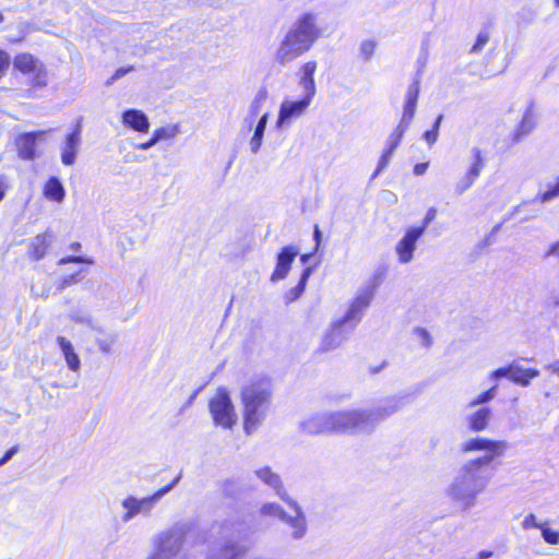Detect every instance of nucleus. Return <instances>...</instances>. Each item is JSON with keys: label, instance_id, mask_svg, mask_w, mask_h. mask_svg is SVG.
Wrapping results in <instances>:
<instances>
[{"label": "nucleus", "instance_id": "338daca9", "mask_svg": "<svg viewBox=\"0 0 559 559\" xmlns=\"http://www.w3.org/2000/svg\"><path fill=\"white\" fill-rule=\"evenodd\" d=\"M78 321L80 322H87L90 324V320L87 318H84V319H78Z\"/></svg>", "mask_w": 559, "mask_h": 559}, {"label": "nucleus", "instance_id": "dca6fc26", "mask_svg": "<svg viewBox=\"0 0 559 559\" xmlns=\"http://www.w3.org/2000/svg\"><path fill=\"white\" fill-rule=\"evenodd\" d=\"M81 126H76L75 130L70 133L61 148V162L66 166H71L75 163L79 146L81 144Z\"/></svg>", "mask_w": 559, "mask_h": 559}, {"label": "nucleus", "instance_id": "1a4fd4ad", "mask_svg": "<svg viewBox=\"0 0 559 559\" xmlns=\"http://www.w3.org/2000/svg\"><path fill=\"white\" fill-rule=\"evenodd\" d=\"M165 492L166 491H155L145 496L138 493L128 495L121 501L122 508L124 509L122 515L123 521L127 522L135 515L148 513Z\"/></svg>", "mask_w": 559, "mask_h": 559}, {"label": "nucleus", "instance_id": "774afa93", "mask_svg": "<svg viewBox=\"0 0 559 559\" xmlns=\"http://www.w3.org/2000/svg\"><path fill=\"white\" fill-rule=\"evenodd\" d=\"M554 2H555V5H556L557 8H559V0H554Z\"/></svg>", "mask_w": 559, "mask_h": 559}, {"label": "nucleus", "instance_id": "cd10ccee", "mask_svg": "<svg viewBox=\"0 0 559 559\" xmlns=\"http://www.w3.org/2000/svg\"><path fill=\"white\" fill-rule=\"evenodd\" d=\"M51 238L52 236L48 231L34 237L31 245V254L35 260H40L45 255Z\"/></svg>", "mask_w": 559, "mask_h": 559}, {"label": "nucleus", "instance_id": "58836bf2", "mask_svg": "<svg viewBox=\"0 0 559 559\" xmlns=\"http://www.w3.org/2000/svg\"><path fill=\"white\" fill-rule=\"evenodd\" d=\"M262 513L266 515L278 516L280 519H286V512L276 503H266L262 508Z\"/></svg>", "mask_w": 559, "mask_h": 559}, {"label": "nucleus", "instance_id": "393cba45", "mask_svg": "<svg viewBox=\"0 0 559 559\" xmlns=\"http://www.w3.org/2000/svg\"><path fill=\"white\" fill-rule=\"evenodd\" d=\"M539 376L536 369H524L519 366L510 365V380L514 383L527 386L532 379Z\"/></svg>", "mask_w": 559, "mask_h": 559}, {"label": "nucleus", "instance_id": "aec40b11", "mask_svg": "<svg viewBox=\"0 0 559 559\" xmlns=\"http://www.w3.org/2000/svg\"><path fill=\"white\" fill-rule=\"evenodd\" d=\"M492 412L489 407H480L466 417L467 427L473 432H481L489 427Z\"/></svg>", "mask_w": 559, "mask_h": 559}, {"label": "nucleus", "instance_id": "4468645a", "mask_svg": "<svg viewBox=\"0 0 559 559\" xmlns=\"http://www.w3.org/2000/svg\"><path fill=\"white\" fill-rule=\"evenodd\" d=\"M299 254V249L296 246H286L281 252L277 254L276 265L271 275L272 282H278L284 280L289 271L290 265L294 262L295 258Z\"/></svg>", "mask_w": 559, "mask_h": 559}, {"label": "nucleus", "instance_id": "ddd939ff", "mask_svg": "<svg viewBox=\"0 0 559 559\" xmlns=\"http://www.w3.org/2000/svg\"><path fill=\"white\" fill-rule=\"evenodd\" d=\"M472 153L474 156V160H473L469 169L455 183V193L459 195L463 194L466 190H468L474 185V182L479 177V175L485 166V160L483 158L480 148L474 147L472 150Z\"/></svg>", "mask_w": 559, "mask_h": 559}, {"label": "nucleus", "instance_id": "f704fd0d", "mask_svg": "<svg viewBox=\"0 0 559 559\" xmlns=\"http://www.w3.org/2000/svg\"><path fill=\"white\" fill-rule=\"evenodd\" d=\"M267 98V91L265 88H260L252 99L249 111L252 116H257L263 106L265 99Z\"/></svg>", "mask_w": 559, "mask_h": 559}, {"label": "nucleus", "instance_id": "f3484780", "mask_svg": "<svg viewBox=\"0 0 559 559\" xmlns=\"http://www.w3.org/2000/svg\"><path fill=\"white\" fill-rule=\"evenodd\" d=\"M301 426L302 429L310 435L332 432L331 414L322 413L312 415L302 421Z\"/></svg>", "mask_w": 559, "mask_h": 559}, {"label": "nucleus", "instance_id": "7ed1b4c3", "mask_svg": "<svg viewBox=\"0 0 559 559\" xmlns=\"http://www.w3.org/2000/svg\"><path fill=\"white\" fill-rule=\"evenodd\" d=\"M273 399L272 383L266 378H252L242 384L239 392L242 428L252 435L266 420Z\"/></svg>", "mask_w": 559, "mask_h": 559}, {"label": "nucleus", "instance_id": "6e6552de", "mask_svg": "<svg viewBox=\"0 0 559 559\" xmlns=\"http://www.w3.org/2000/svg\"><path fill=\"white\" fill-rule=\"evenodd\" d=\"M183 545V532L179 528L160 534L154 552L147 559H179Z\"/></svg>", "mask_w": 559, "mask_h": 559}, {"label": "nucleus", "instance_id": "7c9ffc66", "mask_svg": "<svg viewBox=\"0 0 559 559\" xmlns=\"http://www.w3.org/2000/svg\"><path fill=\"white\" fill-rule=\"evenodd\" d=\"M311 267H306L301 274V277L299 280V283L297 284V286H295L294 288H292L285 296L286 298V301L287 302H292V301H295L296 299H298L300 297V295L304 293L305 288H306V284H307V281L309 278V276L311 275Z\"/></svg>", "mask_w": 559, "mask_h": 559}, {"label": "nucleus", "instance_id": "680f3d73", "mask_svg": "<svg viewBox=\"0 0 559 559\" xmlns=\"http://www.w3.org/2000/svg\"><path fill=\"white\" fill-rule=\"evenodd\" d=\"M70 249L73 250V251H79L81 249V243L80 242H73L70 245Z\"/></svg>", "mask_w": 559, "mask_h": 559}, {"label": "nucleus", "instance_id": "6ab92c4d", "mask_svg": "<svg viewBox=\"0 0 559 559\" xmlns=\"http://www.w3.org/2000/svg\"><path fill=\"white\" fill-rule=\"evenodd\" d=\"M317 71V62L308 61L300 68L299 85L304 90V96H309L313 99L317 87L314 82V73Z\"/></svg>", "mask_w": 559, "mask_h": 559}, {"label": "nucleus", "instance_id": "f257e3e1", "mask_svg": "<svg viewBox=\"0 0 559 559\" xmlns=\"http://www.w3.org/2000/svg\"><path fill=\"white\" fill-rule=\"evenodd\" d=\"M403 405V397L390 395L365 408L343 409L330 413L333 433L370 435Z\"/></svg>", "mask_w": 559, "mask_h": 559}, {"label": "nucleus", "instance_id": "864d4df0", "mask_svg": "<svg viewBox=\"0 0 559 559\" xmlns=\"http://www.w3.org/2000/svg\"><path fill=\"white\" fill-rule=\"evenodd\" d=\"M155 144H157L156 139H154V136L152 135V138L148 141L144 143H138L134 146L139 150L146 151L153 147Z\"/></svg>", "mask_w": 559, "mask_h": 559}, {"label": "nucleus", "instance_id": "69168bd1", "mask_svg": "<svg viewBox=\"0 0 559 559\" xmlns=\"http://www.w3.org/2000/svg\"><path fill=\"white\" fill-rule=\"evenodd\" d=\"M174 485H175V484L164 486L162 489H165V490L171 489Z\"/></svg>", "mask_w": 559, "mask_h": 559}, {"label": "nucleus", "instance_id": "a18cd8bd", "mask_svg": "<svg viewBox=\"0 0 559 559\" xmlns=\"http://www.w3.org/2000/svg\"><path fill=\"white\" fill-rule=\"evenodd\" d=\"M436 214H437V211L435 207H430L428 211H427V214L423 221V225L421 226H418L417 228H423L424 229V233L426 231L427 227L430 225V223L435 219L436 217Z\"/></svg>", "mask_w": 559, "mask_h": 559}, {"label": "nucleus", "instance_id": "ea45409f", "mask_svg": "<svg viewBox=\"0 0 559 559\" xmlns=\"http://www.w3.org/2000/svg\"><path fill=\"white\" fill-rule=\"evenodd\" d=\"M488 40H489L488 32H486V31L479 32L477 35V38H476V43L472 47V51L473 52L480 51L485 47V45L488 43Z\"/></svg>", "mask_w": 559, "mask_h": 559}, {"label": "nucleus", "instance_id": "412c9836", "mask_svg": "<svg viewBox=\"0 0 559 559\" xmlns=\"http://www.w3.org/2000/svg\"><path fill=\"white\" fill-rule=\"evenodd\" d=\"M448 499L454 513L464 512L476 503L475 491H448Z\"/></svg>", "mask_w": 559, "mask_h": 559}, {"label": "nucleus", "instance_id": "3c124183", "mask_svg": "<svg viewBox=\"0 0 559 559\" xmlns=\"http://www.w3.org/2000/svg\"><path fill=\"white\" fill-rule=\"evenodd\" d=\"M19 448L17 445H14L12 448H10L5 453L4 455L2 456V459H0V466L5 464L7 462H9L13 455L17 452Z\"/></svg>", "mask_w": 559, "mask_h": 559}, {"label": "nucleus", "instance_id": "de8ad7c7", "mask_svg": "<svg viewBox=\"0 0 559 559\" xmlns=\"http://www.w3.org/2000/svg\"><path fill=\"white\" fill-rule=\"evenodd\" d=\"M523 527L527 530L531 527H540L542 528L543 526L536 522L535 515L531 514L524 519Z\"/></svg>", "mask_w": 559, "mask_h": 559}, {"label": "nucleus", "instance_id": "a878e982", "mask_svg": "<svg viewBox=\"0 0 559 559\" xmlns=\"http://www.w3.org/2000/svg\"><path fill=\"white\" fill-rule=\"evenodd\" d=\"M44 195L57 203H61L64 200L66 191L61 181L57 177H51L44 187Z\"/></svg>", "mask_w": 559, "mask_h": 559}, {"label": "nucleus", "instance_id": "f03ea898", "mask_svg": "<svg viewBox=\"0 0 559 559\" xmlns=\"http://www.w3.org/2000/svg\"><path fill=\"white\" fill-rule=\"evenodd\" d=\"M509 443L506 440H493L483 437L466 439L461 444L464 453L485 452L484 455L466 462L460 469L459 477L463 485L485 486L493 477L496 460L502 457Z\"/></svg>", "mask_w": 559, "mask_h": 559}, {"label": "nucleus", "instance_id": "4be33fe9", "mask_svg": "<svg viewBox=\"0 0 559 559\" xmlns=\"http://www.w3.org/2000/svg\"><path fill=\"white\" fill-rule=\"evenodd\" d=\"M57 343L62 352L68 368L73 372H79L81 369V360L72 343L63 336H58Z\"/></svg>", "mask_w": 559, "mask_h": 559}, {"label": "nucleus", "instance_id": "c85d7f7f", "mask_svg": "<svg viewBox=\"0 0 559 559\" xmlns=\"http://www.w3.org/2000/svg\"><path fill=\"white\" fill-rule=\"evenodd\" d=\"M241 552L240 547L235 543H226L218 550H214L207 559H236Z\"/></svg>", "mask_w": 559, "mask_h": 559}, {"label": "nucleus", "instance_id": "bb28decb", "mask_svg": "<svg viewBox=\"0 0 559 559\" xmlns=\"http://www.w3.org/2000/svg\"><path fill=\"white\" fill-rule=\"evenodd\" d=\"M267 121H269V114L265 112L260 117V119L254 128L253 135L251 136V139L249 141V146L253 154H257L261 148Z\"/></svg>", "mask_w": 559, "mask_h": 559}, {"label": "nucleus", "instance_id": "09e8293b", "mask_svg": "<svg viewBox=\"0 0 559 559\" xmlns=\"http://www.w3.org/2000/svg\"><path fill=\"white\" fill-rule=\"evenodd\" d=\"M132 70H133V67L117 69L115 74L110 79L109 83H112L114 81L121 79L122 76H124L127 73H129Z\"/></svg>", "mask_w": 559, "mask_h": 559}, {"label": "nucleus", "instance_id": "5701e85b", "mask_svg": "<svg viewBox=\"0 0 559 559\" xmlns=\"http://www.w3.org/2000/svg\"><path fill=\"white\" fill-rule=\"evenodd\" d=\"M288 504L293 507V514H286V519L284 520L292 527L293 538L299 539L306 534V520L301 514L299 508H297L293 501H288Z\"/></svg>", "mask_w": 559, "mask_h": 559}, {"label": "nucleus", "instance_id": "f8f14e48", "mask_svg": "<svg viewBox=\"0 0 559 559\" xmlns=\"http://www.w3.org/2000/svg\"><path fill=\"white\" fill-rule=\"evenodd\" d=\"M423 235V228H409L406 230L405 235L395 246V253L400 263L407 264L413 261L417 241Z\"/></svg>", "mask_w": 559, "mask_h": 559}, {"label": "nucleus", "instance_id": "9d476101", "mask_svg": "<svg viewBox=\"0 0 559 559\" xmlns=\"http://www.w3.org/2000/svg\"><path fill=\"white\" fill-rule=\"evenodd\" d=\"M14 67L24 74L32 75L34 86L47 85V72L44 64L31 53H20L14 58Z\"/></svg>", "mask_w": 559, "mask_h": 559}, {"label": "nucleus", "instance_id": "13d9d810", "mask_svg": "<svg viewBox=\"0 0 559 559\" xmlns=\"http://www.w3.org/2000/svg\"><path fill=\"white\" fill-rule=\"evenodd\" d=\"M492 551H489V550H481L478 552V559H488L490 557H492Z\"/></svg>", "mask_w": 559, "mask_h": 559}, {"label": "nucleus", "instance_id": "0e129e2a", "mask_svg": "<svg viewBox=\"0 0 559 559\" xmlns=\"http://www.w3.org/2000/svg\"><path fill=\"white\" fill-rule=\"evenodd\" d=\"M308 259H309V255H308V254H304V255L301 257V261H302L304 263H306V262L308 261Z\"/></svg>", "mask_w": 559, "mask_h": 559}, {"label": "nucleus", "instance_id": "423d86ee", "mask_svg": "<svg viewBox=\"0 0 559 559\" xmlns=\"http://www.w3.org/2000/svg\"><path fill=\"white\" fill-rule=\"evenodd\" d=\"M213 425L224 430H231L238 423V413L229 391L225 386L216 389L207 402Z\"/></svg>", "mask_w": 559, "mask_h": 559}, {"label": "nucleus", "instance_id": "c03bdc74", "mask_svg": "<svg viewBox=\"0 0 559 559\" xmlns=\"http://www.w3.org/2000/svg\"><path fill=\"white\" fill-rule=\"evenodd\" d=\"M504 377L510 379V366L499 368L489 374V378L491 380H498L499 378H504Z\"/></svg>", "mask_w": 559, "mask_h": 559}, {"label": "nucleus", "instance_id": "9b49d317", "mask_svg": "<svg viewBox=\"0 0 559 559\" xmlns=\"http://www.w3.org/2000/svg\"><path fill=\"white\" fill-rule=\"evenodd\" d=\"M311 102L312 99L309 96H304L300 100H284L280 107L276 128L284 129L288 127L293 120L304 115Z\"/></svg>", "mask_w": 559, "mask_h": 559}, {"label": "nucleus", "instance_id": "b1692460", "mask_svg": "<svg viewBox=\"0 0 559 559\" xmlns=\"http://www.w3.org/2000/svg\"><path fill=\"white\" fill-rule=\"evenodd\" d=\"M536 122L533 109L531 107H527L523 114L522 120L514 130L513 140L515 142L521 141L523 138L528 135L534 130Z\"/></svg>", "mask_w": 559, "mask_h": 559}, {"label": "nucleus", "instance_id": "37998d69", "mask_svg": "<svg viewBox=\"0 0 559 559\" xmlns=\"http://www.w3.org/2000/svg\"><path fill=\"white\" fill-rule=\"evenodd\" d=\"M71 262H74V263H88V264H92V263H93V260H91V259H88V258H85V257L70 255V257L62 258V259L59 261V264H66V263H71Z\"/></svg>", "mask_w": 559, "mask_h": 559}, {"label": "nucleus", "instance_id": "bf43d9fd", "mask_svg": "<svg viewBox=\"0 0 559 559\" xmlns=\"http://www.w3.org/2000/svg\"><path fill=\"white\" fill-rule=\"evenodd\" d=\"M313 238L317 242V246H319V243L321 241V231L318 226L314 227Z\"/></svg>", "mask_w": 559, "mask_h": 559}, {"label": "nucleus", "instance_id": "a19ab883", "mask_svg": "<svg viewBox=\"0 0 559 559\" xmlns=\"http://www.w3.org/2000/svg\"><path fill=\"white\" fill-rule=\"evenodd\" d=\"M414 334L419 338L425 347H429L432 343L429 332L424 328H416Z\"/></svg>", "mask_w": 559, "mask_h": 559}, {"label": "nucleus", "instance_id": "c756f323", "mask_svg": "<svg viewBox=\"0 0 559 559\" xmlns=\"http://www.w3.org/2000/svg\"><path fill=\"white\" fill-rule=\"evenodd\" d=\"M255 475L265 486H269L273 489H277L283 485L280 475L274 473L270 467L258 469Z\"/></svg>", "mask_w": 559, "mask_h": 559}, {"label": "nucleus", "instance_id": "4c0bfd02", "mask_svg": "<svg viewBox=\"0 0 559 559\" xmlns=\"http://www.w3.org/2000/svg\"><path fill=\"white\" fill-rule=\"evenodd\" d=\"M393 153H394V151L385 147V150L383 151V153L379 159L378 167L372 176L373 178L377 177L381 171H383L388 167V165L391 162Z\"/></svg>", "mask_w": 559, "mask_h": 559}, {"label": "nucleus", "instance_id": "e2e57ef3", "mask_svg": "<svg viewBox=\"0 0 559 559\" xmlns=\"http://www.w3.org/2000/svg\"><path fill=\"white\" fill-rule=\"evenodd\" d=\"M551 369L555 373H558L559 374V360L555 361L552 365H551Z\"/></svg>", "mask_w": 559, "mask_h": 559}, {"label": "nucleus", "instance_id": "6e6d98bb", "mask_svg": "<svg viewBox=\"0 0 559 559\" xmlns=\"http://www.w3.org/2000/svg\"><path fill=\"white\" fill-rule=\"evenodd\" d=\"M428 166L429 164L428 163H419V164H416L415 167H414V174L416 176H421L424 175L427 169H428Z\"/></svg>", "mask_w": 559, "mask_h": 559}, {"label": "nucleus", "instance_id": "2eb2a0df", "mask_svg": "<svg viewBox=\"0 0 559 559\" xmlns=\"http://www.w3.org/2000/svg\"><path fill=\"white\" fill-rule=\"evenodd\" d=\"M46 131L29 132L20 135L16 140V146L21 158L32 160L38 156L36 152V142L43 141Z\"/></svg>", "mask_w": 559, "mask_h": 559}, {"label": "nucleus", "instance_id": "0eeeda50", "mask_svg": "<svg viewBox=\"0 0 559 559\" xmlns=\"http://www.w3.org/2000/svg\"><path fill=\"white\" fill-rule=\"evenodd\" d=\"M420 92L419 79L417 78L408 87L405 95V102L403 106V115L394 131L389 135L386 140V148L395 151L399 146L404 133L408 129L409 124L416 112L418 96Z\"/></svg>", "mask_w": 559, "mask_h": 559}, {"label": "nucleus", "instance_id": "473e14b6", "mask_svg": "<svg viewBox=\"0 0 559 559\" xmlns=\"http://www.w3.org/2000/svg\"><path fill=\"white\" fill-rule=\"evenodd\" d=\"M497 390H498V385L497 384L491 386L490 389H488L487 391L483 392L481 394H479L475 399L471 400L468 402V404H467V407H476V406H479V405L487 404L488 402L492 401L496 397Z\"/></svg>", "mask_w": 559, "mask_h": 559}, {"label": "nucleus", "instance_id": "603ef678", "mask_svg": "<svg viewBox=\"0 0 559 559\" xmlns=\"http://www.w3.org/2000/svg\"><path fill=\"white\" fill-rule=\"evenodd\" d=\"M424 139L429 145H432L438 140V133L436 130H428L424 133Z\"/></svg>", "mask_w": 559, "mask_h": 559}, {"label": "nucleus", "instance_id": "8fccbe9b", "mask_svg": "<svg viewBox=\"0 0 559 559\" xmlns=\"http://www.w3.org/2000/svg\"><path fill=\"white\" fill-rule=\"evenodd\" d=\"M19 448L17 445H14L12 448H10L5 453L4 455L2 456V459H0V466L5 464L7 462H9L13 455L17 452Z\"/></svg>", "mask_w": 559, "mask_h": 559}, {"label": "nucleus", "instance_id": "49530a36", "mask_svg": "<svg viewBox=\"0 0 559 559\" xmlns=\"http://www.w3.org/2000/svg\"><path fill=\"white\" fill-rule=\"evenodd\" d=\"M10 63V57L9 55L0 50V79L4 75L5 70L8 69Z\"/></svg>", "mask_w": 559, "mask_h": 559}, {"label": "nucleus", "instance_id": "052dcab7", "mask_svg": "<svg viewBox=\"0 0 559 559\" xmlns=\"http://www.w3.org/2000/svg\"><path fill=\"white\" fill-rule=\"evenodd\" d=\"M443 119V116L442 115H439L438 118L436 119L435 123H433V127L431 130H436L437 133L439 132V128H440V124H441V121Z\"/></svg>", "mask_w": 559, "mask_h": 559}, {"label": "nucleus", "instance_id": "5fc2aeb1", "mask_svg": "<svg viewBox=\"0 0 559 559\" xmlns=\"http://www.w3.org/2000/svg\"><path fill=\"white\" fill-rule=\"evenodd\" d=\"M8 188H9V183H8L7 178L4 176H0V202L4 198Z\"/></svg>", "mask_w": 559, "mask_h": 559}, {"label": "nucleus", "instance_id": "20e7f679", "mask_svg": "<svg viewBox=\"0 0 559 559\" xmlns=\"http://www.w3.org/2000/svg\"><path fill=\"white\" fill-rule=\"evenodd\" d=\"M319 35L317 16L313 13H304L281 41L275 53L276 61L282 66L293 62L310 50Z\"/></svg>", "mask_w": 559, "mask_h": 559}, {"label": "nucleus", "instance_id": "2f4dec72", "mask_svg": "<svg viewBox=\"0 0 559 559\" xmlns=\"http://www.w3.org/2000/svg\"><path fill=\"white\" fill-rule=\"evenodd\" d=\"M95 338V342L103 354H110L112 346L117 342V335L112 332L102 333Z\"/></svg>", "mask_w": 559, "mask_h": 559}, {"label": "nucleus", "instance_id": "c9c22d12", "mask_svg": "<svg viewBox=\"0 0 559 559\" xmlns=\"http://www.w3.org/2000/svg\"><path fill=\"white\" fill-rule=\"evenodd\" d=\"M376 43L373 40H364L359 46V57L362 61L367 62L372 57L376 50Z\"/></svg>", "mask_w": 559, "mask_h": 559}, {"label": "nucleus", "instance_id": "39448f33", "mask_svg": "<svg viewBox=\"0 0 559 559\" xmlns=\"http://www.w3.org/2000/svg\"><path fill=\"white\" fill-rule=\"evenodd\" d=\"M372 298L373 288L368 287L359 292L345 314L334 320L325 331L320 349L330 352L340 347L347 340L349 333L359 324Z\"/></svg>", "mask_w": 559, "mask_h": 559}, {"label": "nucleus", "instance_id": "4d7b16f0", "mask_svg": "<svg viewBox=\"0 0 559 559\" xmlns=\"http://www.w3.org/2000/svg\"><path fill=\"white\" fill-rule=\"evenodd\" d=\"M557 257L559 259V241L555 242L546 253V257Z\"/></svg>", "mask_w": 559, "mask_h": 559}, {"label": "nucleus", "instance_id": "79ce46f5", "mask_svg": "<svg viewBox=\"0 0 559 559\" xmlns=\"http://www.w3.org/2000/svg\"><path fill=\"white\" fill-rule=\"evenodd\" d=\"M542 534H543L544 539L548 544L556 545L559 543V533L558 532L551 531L550 528H547V527H542Z\"/></svg>", "mask_w": 559, "mask_h": 559}, {"label": "nucleus", "instance_id": "e433bc0d", "mask_svg": "<svg viewBox=\"0 0 559 559\" xmlns=\"http://www.w3.org/2000/svg\"><path fill=\"white\" fill-rule=\"evenodd\" d=\"M177 133H178V127L171 126V127H167V128L156 129L153 132V136H154V139H156V142L158 143L159 141H163L166 139H171V138L176 136Z\"/></svg>", "mask_w": 559, "mask_h": 559}, {"label": "nucleus", "instance_id": "a211bd4d", "mask_svg": "<svg viewBox=\"0 0 559 559\" xmlns=\"http://www.w3.org/2000/svg\"><path fill=\"white\" fill-rule=\"evenodd\" d=\"M121 120L126 127H129L140 133H146L150 129L147 116L138 109H128L123 111Z\"/></svg>", "mask_w": 559, "mask_h": 559}, {"label": "nucleus", "instance_id": "72a5a7b5", "mask_svg": "<svg viewBox=\"0 0 559 559\" xmlns=\"http://www.w3.org/2000/svg\"><path fill=\"white\" fill-rule=\"evenodd\" d=\"M557 198H559V182L557 179L555 182L547 185V189L545 191L539 192L536 195V200L542 203H548Z\"/></svg>", "mask_w": 559, "mask_h": 559}]
</instances>
